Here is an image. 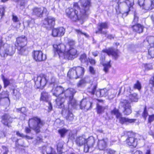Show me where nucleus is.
I'll return each mask as SVG.
<instances>
[{
  "label": "nucleus",
  "mask_w": 154,
  "mask_h": 154,
  "mask_svg": "<svg viewBox=\"0 0 154 154\" xmlns=\"http://www.w3.org/2000/svg\"><path fill=\"white\" fill-rule=\"evenodd\" d=\"M106 59V57L104 55H101L100 57V63L102 64V63H104Z\"/></svg>",
  "instance_id": "52"
},
{
  "label": "nucleus",
  "mask_w": 154,
  "mask_h": 154,
  "mask_svg": "<svg viewBox=\"0 0 154 154\" xmlns=\"http://www.w3.org/2000/svg\"><path fill=\"white\" fill-rule=\"evenodd\" d=\"M148 56L150 58H154V46H151L148 49Z\"/></svg>",
  "instance_id": "35"
},
{
  "label": "nucleus",
  "mask_w": 154,
  "mask_h": 154,
  "mask_svg": "<svg viewBox=\"0 0 154 154\" xmlns=\"http://www.w3.org/2000/svg\"><path fill=\"white\" fill-rule=\"evenodd\" d=\"M1 122L5 126L8 127L11 126L12 123L13 118L8 113H5L1 117Z\"/></svg>",
  "instance_id": "19"
},
{
  "label": "nucleus",
  "mask_w": 154,
  "mask_h": 154,
  "mask_svg": "<svg viewBox=\"0 0 154 154\" xmlns=\"http://www.w3.org/2000/svg\"><path fill=\"white\" fill-rule=\"evenodd\" d=\"M133 16V18L132 23L133 24L136 23H138V22L139 21L140 18L138 14L136 12H134Z\"/></svg>",
  "instance_id": "38"
},
{
  "label": "nucleus",
  "mask_w": 154,
  "mask_h": 154,
  "mask_svg": "<svg viewBox=\"0 0 154 154\" xmlns=\"http://www.w3.org/2000/svg\"><path fill=\"white\" fill-rule=\"evenodd\" d=\"M13 94L14 96L17 97H19L21 95V94L19 91L17 89H13Z\"/></svg>",
  "instance_id": "46"
},
{
  "label": "nucleus",
  "mask_w": 154,
  "mask_h": 154,
  "mask_svg": "<svg viewBox=\"0 0 154 154\" xmlns=\"http://www.w3.org/2000/svg\"><path fill=\"white\" fill-rule=\"evenodd\" d=\"M137 3L142 9L146 12L154 9V0H138Z\"/></svg>",
  "instance_id": "9"
},
{
  "label": "nucleus",
  "mask_w": 154,
  "mask_h": 154,
  "mask_svg": "<svg viewBox=\"0 0 154 154\" xmlns=\"http://www.w3.org/2000/svg\"><path fill=\"white\" fill-rule=\"evenodd\" d=\"M77 50L73 47H71L65 51L64 55V58L68 60H73L78 55Z\"/></svg>",
  "instance_id": "13"
},
{
  "label": "nucleus",
  "mask_w": 154,
  "mask_h": 154,
  "mask_svg": "<svg viewBox=\"0 0 154 154\" xmlns=\"http://www.w3.org/2000/svg\"><path fill=\"white\" fill-rule=\"evenodd\" d=\"M65 119L69 121H72L74 119L73 115L70 110L68 111V113L65 117Z\"/></svg>",
  "instance_id": "37"
},
{
  "label": "nucleus",
  "mask_w": 154,
  "mask_h": 154,
  "mask_svg": "<svg viewBox=\"0 0 154 154\" xmlns=\"http://www.w3.org/2000/svg\"><path fill=\"white\" fill-rule=\"evenodd\" d=\"M116 152V151L110 149L108 150V151L107 152V154H115Z\"/></svg>",
  "instance_id": "57"
},
{
  "label": "nucleus",
  "mask_w": 154,
  "mask_h": 154,
  "mask_svg": "<svg viewBox=\"0 0 154 154\" xmlns=\"http://www.w3.org/2000/svg\"><path fill=\"white\" fill-rule=\"evenodd\" d=\"M58 132L60 135L61 137H64L65 135L68 131V130L65 128H63L58 130Z\"/></svg>",
  "instance_id": "32"
},
{
  "label": "nucleus",
  "mask_w": 154,
  "mask_h": 154,
  "mask_svg": "<svg viewBox=\"0 0 154 154\" xmlns=\"http://www.w3.org/2000/svg\"><path fill=\"white\" fill-rule=\"evenodd\" d=\"M107 146V142L104 139L98 140L97 147L100 150H105Z\"/></svg>",
  "instance_id": "25"
},
{
  "label": "nucleus",
  "mask_w": 154,
  "mask_h": 154,
  "mask_svg": "<svg viewBox=\"0 0 154 154\" xmlns=\"http://www.w3.org/2000/svg\"><path fill=\"white\" fill-rule=\"evenodd\" d=\"M102 52L106 53L108 56H111L115 60L117 59L120 56V52L117 49H114L113 47H110L107 49H104Z\"/></svg>",
  "instance_id": "11"
},
{
  "label": "nucleus",
  "mask_w": 154,
  "mask_h": 154,
  "mask_svg": "<svg viewBox=\"0 0 154 154\" xmlns=\"http://www.w3.org/2000/svg\"><path fill=\"white\" fill-rule=\"evenodd\" d=\"M100 96V97H105L108 95V92L106 89H100L99 91Z\"/></svg>",
  "instance_id": "39"
},
{
  "label": "nucleus",
  "mask_w": 154,
  "mask_h": 154,
  "mask_svg": "<svg viewBox=\"0 0 154 154\" xmlns=\"http://www.w3.org/2000/svg\"><path fill=\"white\" fill-rule=\"evenodd\" d=\"M111 60H109L107 63H102V65L104 66L103 70L106 73H107L109 69L111 67Z\"/></svg>",
  "instance_id": "33"
},
{
  "label": "nucleus",
  "mask_w": 154,
  "mask_h": 154,
  "mask_svg": "<svg viewBox=\"0 0 154 154\" xmlns=\"http://www.w3.org/2000/svg\"><path fill=\"white\" fill-rule=\"evenodd\" d=\"M75 42L72 39H69L67 42V44L69 46V48L73 47L75 46Z\"/></svg>",
  "instance_id": "48"
},
{
  "label": "nucleus",
  "mask_w": 154,
  "mask_h": 154,
  "mask_svg": "<svg viewBox=\"0 0 154 154\" xmlns=\"http://www.w3.org/2000/svg\"><path fill=\"white\" fill-rule=\"evenodd\" d=\"M124 135L126 137L124 141L125 144L132 148H135L138 145V141L141 139V135L132 131H126Z\"/></svg>",
  "instance_id": "3"
},
{
  "label": "nucleus",
  "mask_w": 154,
  "mask_h": 154,
  "mask_svg": "<svg viewBox=\"0 0 154 154\" xmlns=\"http://www.w3.org/2000/svg\"><path fill=\"white\" fill-rule=\"evenodd\" d=\"M49 97L50 95L48 92L45 91H43L41 93L40 100L42 101L48 102L50 101L49 100Z\"/></svg>",
  "instance_id": "26"
},
{
  "label": "nucleus",
  "mask_w": 154,
  "mask_h": 154,
  "mask_svg": "<svg viewBox=\"0 0 154 154\" xmlns=\"http://www.w3.org/2000/svg\"><path fill=\"white\" fill-rule=\"evenodd\" d=\"M12 17V19L14 22H17L19 21V20L17 16L13 14Z\"/></svg>",
  "instance_id": "54"
},
{
  "label": "nucleus",
  "mask_w": 154,
  "mask_h": 154,
  "mask_svg": "<svg viewBox=\"0 0 154 154\" xmlns=\"http://www.w3.org/2000/svg\"><path fill=\"white\" fill-rule=\"evenodd\" d=\"M85 72L84 67L78 66L71 68L69 70L67 76L70 79H77L83 76Z\"/></svg>",
  "instance_id": "6"
},
{
  "label": "nucleus",
  "mask_w": 154,
  "mask_h": 154,
  "mask_svg": "<svg viewBox=\"0 0 154 154\" xmlns=\"http://www.w3.org/2000/svg\"><path fill=\"white\" fill-rule=\"evenodd\" d=\"M75 31L78 34H80L84 35L87 37H89V35L88 34H87L85 32H82L81 30L79 29H75Z\"/></svg>",
  "instance_id": "49"
},
{
  "label": "nucleus",
  "mask_w": 154,
  "mask_h": 154,
  "mask_svg": "<svg viewBox=\"0 0 154 154\" xmlns=\"http://www.w3.org/2000/svg\"><path fill=\"white\" fill-rule=\"evenodd\" d=\"M4 57H6L8 55H10V52L8 49H6L5 52L3 53Z\"/></svg>",
  "instance_id": "56"
},
{
  "label": "nucleus",
  "mask_w": 154,
  "mask_h": 154,
  "mask_svg": "<svg viewBox=\"0 0 154 154\" xmlns=\"http://www.w3.org/2000/svg\"><path fill=\"white\" fill-rule=\"evenodd\" d=\"M28 43L27 37L22 35L17 37L14 43L15 49L21 55L24 54L28 51V47L27 46Z\"/></svg>",
  "instance_id": "5"
},
{
  "label": "nucleus",
  "mask_w": 154,
  "mask_h": 154,
  "mask_svg": "<svg viewBox=\"0 0 154 154\" xmlns=\"http://www.w3.org/2000/svg\"><path fill=\"white\" fill-rule=\"evenodd\" d=\"M76 92L75 89L73 88L69 87L65 89L64 87L61 86H57L55 88L53 95L57 97L55 99V102L57 108L63 109L65 107L64 104L65 101L64 98L61 97L62 94H63L65 98H68L70 103L72 104L73 102L74 104L76 103V101L74 98V96Z\"/></svg>",
  "instance_id": "2"
},
{
  "label": "nucleus",
  "mask_w": 154,
  "mask_h": 154,
  "mask_svg": "<svg viewBox=\"0 0 154 154\" xmlns=\"http://www.w3.org/2000/svg\"><path fill=\"white\" fill-rule=\"evenodd\" d=\"M45 124V122L41 120L40 118L37 116H33L29 119L28 120L29 127H26L25 128V131L26 133H29L31 131L30 125L33 126L32 129L36 133L40 132L41 128Z\"/></svg>",
  "instance_id": "4"
},
{
  "label": "nucleus",
  "mask_w": 154,
  "mask_h": 154,
  "mask_svg": "<svg viewBox=\"0 0 154 154\" xmlns=\"http://www.w3.org/2000/svg\"><path fill=\"white\" fill-rule=\"evenodd\" d=\"M148 115V112L146 106H145L143 109V111L142 113V116L144 120H146Z\"/></svg>",
  "instance_id": "41"
},
{
  "label": "nucleus",
  "mask_w": 154,
  "mask_h": 154,
  "mask_svg": "<svg viewBox=\"0 0 154 154\" xmlns=\"http://www.w3.org/2000/svg\"><path fill=\"white\" fill-rule=\"evenodd\" d=\"M85 149L87 148L86 152L88 151L90 148L94 146L95 141L94 139L92 137L90 136L87 138H85Z\"/></svg>",
  "instance_id": "23"
},
{
  "label": "nucleus",
  "mask_w": 154,
  "mask_h": 154,
  "mask_svg": "<svg viewBox=\"0 0 154 154\" xmlns=\"http://www.w3.org/2000/svg\"><path fill=\"white\" fill-rule=\"evenodd\" d=\"M85 138L84 135L79 136L76 137L75 142L76 144L79 146H84V150H85Z\"/></svg>",
  "instance_id": "22"
},
{
  "label": "nucleus",
  "mask_w": 154,
  "mask_h": 154,
  "mask_svg": "<svg viewBox=\"0 0 154 154\" xmlns=\"http://www.w3.org/2000/svg\"><path fill=\"white\" fill-rule=\"evenodd\" d=\"M154 121V114L149 115L148 118L147 123L151 124V122Z\"/></svg>",
  "instance_id": "47"
},
{
  "label": "nucleus",
  "mask_w": 154,
  "mask_h": 154,
  "mask_svg": "<svg viewBox=\"0 0 154 154\" xmlns=\"http://www.w3.org/2000/svg\"><path fill=\"white\" fill-rule=\"evenodd\" d=\"M89 71L92 75H94L96 73L95 70L94 69V68L91 66H90L89 67Z\"/></svg>",
  "instance_id": "51"
},
{
  "label": "nucleus",
  "mask_w": 154,
  "mask_h": 154,
  "mask_svg": "<svg viewBox=\"0 0 154 154\" xmlns=\"http://www.w3.org/2000/svg\"><path fill=\"white\" fill-rule=\"evenodd\" d=\"M107 109V106H103L100 105L98 103L96 104V111L97 114H102L105 112V111Z\"/></svg>",
  "instance_id": "27"
},
{
  "label": "nucleus",
  "mask_w": 154,
  "mask_h": 154,
  "mask_svg": "<svg viewBox=\"0 0 154 154\" xmlns=\"http://www.w3.org/2000/svg\"><path fill=\"white\" fill-rule=\"evenodd\" d=\"M145 68V71H147L153 69V67L152 65L150 63H145L143 64Z\"/></svg>",
  "instance_id": "42"
},
{
  "label": "nucleus",
  "mask_w": 154,
  "mask_h": 154,
  "mask_svg": "<svg viewBox=\"0 0 154 154\" xmlns=\"http://www.w3.org/2000/svg\"><path fill=\"white\" fill-rule=\"evenodd\" d=\"M63 145L61 143H58L57 145V150L58 154H62L63 153L62 149Z\"/></svg>",
  "instance_id": "44"
},
{
  "label": "nucleus",
  "mask_w": 154,
  "mask_h": 154,
  "mask_svg": "<svg viewBox=\"0 0 154 154\" xmlns=\"http://www.w3.org/2000/svg\"><path fill=\"white\" fill-rule=\"evenodd\" d=\"M32 56L33 60L37 62L43 61L46 59V55L40 50L33 51L32 52Z\"/></svg>",
  "instance_id": "12"
},
{
  "label": "nucleus",
  "mask_w": 154,
  "mask_h": 154,
  "mask_svg": "<svg viewBox=\"0 0 154 154\" xmlns=\"http://www.w3.org/2000/svg\"><path fill=\"white\" fill-rule=\"evenodd\" d=\"M53 51L55 54H57L60 56L61 54H64L66 46L64 44L60 43L58 44H54L53 45Z\"/></svg>",
  "instance_id": "15"
},
{
  "label": "nucleus",
  "mask_w": 154,
  "mask_h": 154,
  "mask_svg": "<svg viewBox=\"0 0 154 154\" xmlns=\"http://www.w3.org/2000/svg\"><path fill=\"white\" fill-rule=\"evenodd\" d=\"M79 60L82 63H85L87 61V55L83 53L80 55L79 58Z\"/></svg>",
  "instance_id": "36"
},
{
  "label": "nucleus",
  "mask_w": 154,
  "mask_h": 154,
  "mask_svg": "<svg viewBox=\"0 0 154 154\" xmlns=\"http://www.w3.org/2000/svg\"><path fill=\"white\" fill-rule=\"evenodd\" d=\"M85 78H83L80 79L77 84V86L78 87H82L85 86L88 83Z\"/></svg>",
  "instance_id": "30"
},
{
  "label": "nucleus",
  "mask_w": 154,
  "mask_h": 154,
  "mask_svg": "<svg viewBox=\"0 0 154 154\" xmlns=\"http://www.w3.org/2000/svg\"><path fill=\"white\" fill-rule=\"evenodd\" d=\"M2 79L3 82L4 88H6L10 85V82L8 78L5 77L3 75H2Z\"/></svg>",
  "instance_id": "34"
},
{
  "label": "nucleus",
  "mask_w": 154,
  "mask_h": 154,
  "mask_svg": "<svg viewBox=\"0 0 154 154\" xmlns=\"http://www.w3.org/2000/svg\"><path fill=\"white\" fill-rule=\"evenodd\" d=\"M97 86V82H92L90 85V86L88 88L89 90V92L92 95L94 94L96 91Z\"/></svg>",
  "instance_id": "28"
},
{
  "label": "nucleus",
  "mask_w": 154,
  "mask_h": 154,
  "mask_svg": "<svg viewBox=\"0 0 154 154\" xmlns=\"http://www.w3.org/2000/svg\"><path fill=\"white\" fill-rule=\"evenodd\" d=\"M145 28L143 25L140 23H136L131 26L132 32L136 34H141L143 33Z\"/></svg>",
  "instance_id": "18"
},
{
  "label": "nucleus",
  "mask_w": 154,
  "mask_h": 154,
  "mask_svg": "<svg viewBox=\"0 0 154 154\" xmlns=\"http://www.w3.org/2000/svg\"><path fill=\"white\" fill-rule=\"evenodd\" d=\"M93 102L89 98H83L80 101V108L82 109L88 111L91 109L92 107Z\"/></svg>",
  "instance_id": "14"
},
{
  "label": "nucleus",
  "mask_w": 154,
  "mask_h": 154,
  "mask_svg": "<svg viewBox=\"0 0 154 154\" xmlns=\"http://www.w3.org/2000/svg\"><path fill=\"white\" fill-rule=\"evenodd\" d=\"M107 38L109 39H111L114 38V36L111 34H108L106 36Z\"/></svg>",
  "instance_id": "59"
},
{
  "label": "nucleus",
  "mask_w": 154,
  "mask_h": 154,
  "mask_svg": "<svg viewBox=\"0 0 154 154\" xmlns=\"http://www.w3.org/2000/svg\"><path fill=\"white\" fill-rule=\"evenodd\" d=\"M148 86L150 91L152 93H154V73L149 80Z\"/></svg>",
  "instance_id": "29"
},
{
  "label": "nucleus",
  "mask_w": 154,
  "mask_h": 154,
  "mask_svg": "<svg viewBox=\"0 0 154 154\" xmlns=\"http://www.w3.org/2000/svg\"><path fill=\"white\" fill-rule=\"evenodd\" d=\"M81 8L77 2H74L73 7H68L65 9L66 17L73 22L81 20L88 15V12L91 6V0H84L81 2Z\"/></svg>",
  "instance_id": "1"
},
{
  "label": "nucleus",
  "mask_w": 154,
  "mask_h": 154,
  "mask_svg": "<svg viewBox=\"0 0 154 154\" xmlns=\"http://www.w3.org/2000/svg\"><path fill=\"white\" fill-rule=\"evenodd\" d=\"M146 40L150 47L154 46V36H149L146 37Z\"/></svg>",
  "instance_id": "31"
},
{
  "label": "nucleus",
  "mask_w": 154,
  "mask_h": 154,
  "mask_svg": "<svg viewBox=\"0 0 154 154\" xmlns=\"http://www.w3.org/2000/svg\"><path fill=\"white\" fill-rule=\"evenodd\" d=\"M145 154H151L150 149H148L146 150Z\"/></svg>",
  "instance_id": "64"
},
{
  "label": "nucleus",
  "mask_w": 154,
  "mask_h": 154,
  "mask_svg": "<svg viewBox=\"0 0 154 154\" xmlns=\"http://www.w3.org/2000/svg\"><path fill=\"white\" fill-rule=\"evenodd\" d=\"M124 2L128 7V11L123 12V14L125 16H127L129 14L131 9L133 8V6L134 5V0H124Z\"/></svg>",
  "instance_id": "24"
},
{
  "label": "nucleus",
  "mask_w": 154,
  "mask_h": 154,
  "mask_svg": "<svg viewBox=\"0 0 154 154\" xmlns=\"http://www.w3.org/2000/svg\"><path fill=\"white\" fill-rule=\"evenodd\" d=\"M55 18L48 16L44 18L42 21V25L46 28H52L55 25Z\"/></svg>",
  "instance_id": "17"
},
{
  "label": "nucleus",
  "mask_w": 154,
  "mask_h": 154,
  "mask_svg": "<svg viewBox=\"0 0 154 154\" xmlns=\"http://www.w3.org/2000/svg\"><path fill=\"white\" fill-rule=\"evenodd\" d=\"M133 88L134 89H137L139 91L141 88V85L140 83L138 80H137L136 82L133 85Z\"/></svg>",
  "instance_id": "43"
},
{
  "label": "nucleus",
  "mask_w": 154,
  "mask_h": 154,
  "mask_svg": "<svg viewBox=\"0 0 154 154\" xmlns=\"http://www.w3.org/2000/svg\"><path fill=\"white\" fill-rule=\"evenodd\" d=\"M36 141L37 143H40L42 142L43 139L39 137H37L36 140Z\"/></svg>",
  "instance_id": "58"
},
{
  "label": "nucleus",
  "mask_w": 154,
  "mask_h": 154,
  "mask_svg": "<svg viewBox=\"0 0 154 154\" xmlns=\"http://www.w3.org/2000/svg\"><path fill=\"white\" fill-rule=\"evenodd\" d=\"M48 154H57L56 151L53 149H52L50 152Z\"/></svg>",
  "instance_id": "63"
},
{
  "label": "nucleus",
  "mask_w": 154,
  "mask_h": 154,
  "mask_svg": "<svg viewBox=\"0 0 154 154\" xmlns=\"http://www.w3.org/2000/svg\"><path fill=\"white\" fill-rule=\"evenodd\" d=\"M108 23L107 22H102L99 23L97 26V29L95 31L96 33H100L106 35L107 31H103V29H107L109 28Z\"/></svg>",
  "instance_id": "20"
},
{
  "label": "nucleus",
  "mask_w": 154,
  "mask_h": 154,
  "mask_svg": "<svg viewBox=\"0 0 154 154\" xmlns=\"http://www.w3.org/2000/svg\"><path fill=\"white\" fill-rule=\"evenodd\" d=\"M150 18L151 20L152 23L154 26V15H152L150 16Z\"/></svg>",
  "instance_id": "62"
},
{
  "label": "nucleus",
  "mask_w": 154,
  "mask_h": 154,
  "mask_svg": "<svg viewBox=\"0 0 154 154\" xmlns=\"http://www.w3.org/2000/svg\"><path fill=\"white\" fill-rule=\"evenodd\" d=\"M65 32V29L62 27L52 29L51 35L53 37H61L64 35Z\"/></svg>",
  "instance_id": "21"
},
{
  "label": "nucleus",
  "mask_w": 154,
  "mask_h": 154,
  "mask_svg": "<svg viewBox=\"0 0 154 154\" xmlns=\"http://www.w3.org/2000/svg\"><path fill=\"white\" fill-rule=\"evenodd\" d=\"M133 154H143V152L140 150H137Z\"/></svg>",
  "instance_id": "61"
},
{
  "label": "nucleus",
  "mask_w": 154,
  "mask_h": 154,
  "mask_svg": "<svg viewBox=\"0 0 154 154\" xmlns=\"http://www.w3.org/2000/svg\"><path fill=\"white\" fill-rule=\"evenodd\" d=\"M34 86L37 89H42L46 85L48 82L46 75L41 73L38 75L36 77L33 79Z\"/></svg>",
  "instance_id": "8"
},
{
  "label": "nucleus",
  "mask_w": 154,
  "mask_h": 154,
  "mask_svg": "<svg viewBox=\"0 0 154 154\" xmlns=\"http://www.w3.org/2000/svg\"><path fill=\"white\" fill-rule=\"evenodd\" d=\"M99 54V52L98 51H96L92 52V54L93 56L94 57H96Z\"/></svg>",
  "instance_id": "60"
},
{
  "label": "nucleus",
  "mask_w": 154,
  "mask_h": 154,
  "mask_svg": "<svg viewBox=\"0 0 154 154\" xmlns=\"http://www.w3.org/2000/svg\"><path fill=\"white\" fill-rule=\"evenodd\" d=\"M123 108L122 112L124 115L128 116L130 115L132 112L131 103L128 100L125 99L120 102Z\"/></svg>",
  "instance_id": "16"
},
{
  "label": "nucleus",
  "mask_w": 154,
  "mask_h": 154,
  "mask_svg": "<svg viewBox=\"0 0 154 154\" xmlns=\"http://www.w3.org/2000/svg\"><path fill=\"white\" fill-rule=\"evenodd\" d=\"M16 134L18 136L22 137H24L26 140H32L33 139V137H30L27 135H24L23 134L20 133L19 131H17L16 133Z\"/></svg>",
  "instance_id": "40"
},
{
  "label": "nucleus",
  "mask_w": 154,
  "mask_h": 154,
  "mask_svg": "<svg viewBox=\"0 0 154 154\" xmlns=\"http://www.w3.org/2000/svg\"><path fill=\"white\" fill-rule=\"evenodd\" d=\"M2 154H7L9 152L8 148L4 146H2Z\"/></svg>",
  "instance_id": "50"
},
{
  "label": "nucleus",
  "mask_w": 154,
  "mask_h": 154,
  "mask_svg": "<svg viewBox=\"0 0 154 154\" xmlns=\"http://www.w3.org/2000/svg\"><path fill=\"white\" fill-rule=\"evenodd\" d=\"M48 103L49 105V106H48V110L49 112H50L52 110V104L50 101L48 102Z\"/></svg>",
  "instance_id": "55"
},
{
  "label": "nucleus",
  "mask_w": 154,
  "mask_h": 154,
  "mask_svg": "<svg viewBox=\"0 0 154 154\" xmlns=\"http://www.w3.org/2000/svg\"><path fill=\"white\" fill-rule=\"evenodd\" d=\"M9 95L8 94V92L6 91H2L1 93V99L5 98H7L8 99H9Z\"/></svg>",
  "instance_id": "45"
},
{
  "label": "nucleus",
  "mask_w": 154,
  "mask_h": 154,
  "mask_svg": "<svg viewBox=\"0 0 154 154\" xmlns=\"http://www.w3.org/2000/svg\"><path fill=\"white\" fill-rule=\"evenodd\" d=\"M89 62L91 65H95L96 63L95 59L93 58H89L88 59Z\"/></svg>",
  "instance_id": "53"
},
{
  "label": "nucleus",
  "mask_w": 154,
  "mask_h": 154,
  "mask_svg": "<svg viewBox=\"0 0 154 154\" xmlns=\"http://www.w3.org/2000/svg\"><path fill=\"white\" fill-rule=\"evenodd\" d=\"M110 113L112 115H115L116 118H119V122L122 125L124 124L128 125L134 123L136 121L135 119H130L127 117H122V113L119 111V109L116 107H114L111 111Z\"/></svg>",
  "instance_id": "7"
},
{
  "label": "nucleus",
  "mask_w": 154,
  "mask_h": 154,
  "mask_svg": "<svg viewBox=\"0 0 154 154\" xmlns=\"http://www.w3.org/2000/svg\"><path fill=\"white\" fill-rule=\"evenodd\" d=\"M48 14V11L45 7L33 8L32 9V15L37 18H41L43 17L44 14Z\"/></svg>",
  "instance_id": "10"
}]
</instances>
